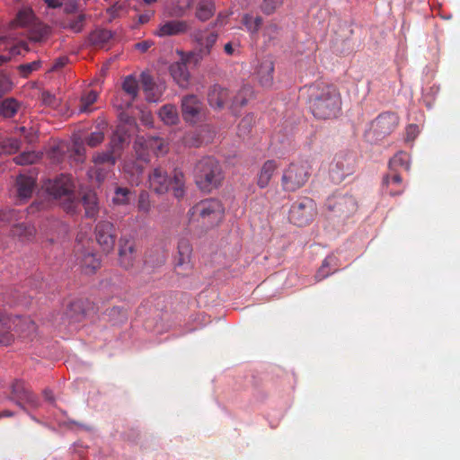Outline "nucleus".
Returning a JSON list of instances; mask_svg holds the SVG:
<instances>
[{
	"label": "nucleus",
	"mask_w": 460,
	"mask_h": 460,
	"mask_svg": "<svg viewBox=\"0 0 460 460\" xmlns=\"http://www.w3.org/2000/svg\"><path fill=\"white\" fill-rule=\"evenodd\" d=\"M309 108L314 118L335 119L341 112V95L333 84H315L309 89Z\"/></svg>",
	"instance_id": "nucleus-1"
},
{
	"label": "nucleus",
	"mask_w": 460,
	"mask_h": 460,
	"mask_svg": "<svg viewBox=\"0 0 460 460\" xmlns=\"http://www.w3.org/2000/svg\"><path fill=\"white\" fill-rule=\"evenodd\" d=\"M148 182L149 188L157 194H164L171 189L173 195L180 199L185 192V175L178 169L173 171L170 178L166 170L162 165H158L149 172Z\"/></svg>",
	"instance_id": "nucleus-2"
},
{
	"label": "nucleus",
	"mask_w": 460,
	"mask_h": 460,
	"mask_svg": "<svg viewBox=\"0 0 460 460\" xmlns=\"http://www.w3.org/2000/svg\"><path fill=\"white\" fill-rule=\"evenodd\" d=\"M194 178L201 190L211 191L219 187L225 179L223 167L214 156H204L195 165Z\"/></svg>",
	"instance_id": "nucleus-3"
},
{
	"label": "nucleus",
	"mask_w": 460,
	"mask_h": 460,
	"mask_svg": "<svg viewBox=\"0 0 460 460\" xmlns=\"http://www.w3.org/2000/svg\"><path fill=\"white\" fill-rule=\"evenodd\" d=\"M190 222H196L202 228L208 229L219 225L225 214L222 202L217 199H205L189 210Z\"/></svg>",
	"instance_id": "nucleus-4"
},
{
	"label": "nucleus",
	"mask_w": 460,
	"mask_h": 460,
	"mask_svg": "<svg viewBox=\"0 0 460 460\" xmlns=\"http://www.w3.org/2000/svg\"><path fill=\"white\" fill-rule=\"evenodd\" d=\"M45 188L54 199H63V208L66 213H76L79 201L75 199L72 176L61 174L53 180H48Z\"/></svg>",
	"instance_id": "nucleus-5"
},
{
	"label": "nucleus",
	"mask_w": 460,
	"mask_h": 460,
	"mask_svg": "<svg viewBox=\"0 0 460 460\" xmlns=\"http://www.w3.org/2000/svg\"><path fill=\"white\" fill-rule=\"evenodd\" d=\"M310 176L311 168L306 161L291 163L282 172V189L285 191H296L307 183Z\"/></svg>",
	"instance_id": "nucleus-6"
},
{
	"label": "nucleus",
	"mask_w": 460,
	"mask_h": 460,
	"mask_svg": "<svg viewBox=\"0 0 460 460\" xmlns=\"http://www.w3.org/2000/svg\"><path fill=\"white\" fill-rule=\"evenodd\" d=\"M17 27L28 28V37L34 42H40L49 32V27L36 21L35 14L31 8L19 10L14 20L11 22V28Z\"/></svg>",
	"instance_id": "nucleus-7"
},
{
	"label": "nucleus",
	"mask_w": 460,
	"mask_h": 460,
	"mask_svg": "<svg viewBox=\"0 0 460 460\" xmlns=\"http://www.w3.org/2000/svg\"><path fill=\"white\" fill-rule=\"evenodd\" d=\"M316 213V205L313 199L300 198L292 203L289 210V219L294 225L304 226L313 221Z\"/></svg>",
	"instance_id": "nucleus-8"
},
{
	"label": "nucleus",
	"mask_w": 460,
	"mask_h": 460,
	"mask_svg": "<svg viewBox=\"0 0 460 460\" xmlns=\"http://www.w3.org/2000/svg\"><path fill=\"white\" fill-rule=\"evenodd\" d=\"M120 119L123 123L117 127L110 142L111 150L115 155V161L120 156L125 146L129 144L131 129L136 127V119L125 113L120 114Z\"/></svg>",
	"instance_id": "nucleus-9"
},
{
	"label": "nucleus",
	"mask_w": 460,
	"mask_h": 460,
	"mask_svg": "<svg viewBox=\"0 0 460 460\" xmlns=\"http://www.w3.org/2000/svg\"><path fill=\"white\" fill-rule=\"evenodd\" d=\"M356 169V157L351 153L338 154L329 168L330 179L341 183L346 177L352 175Z\"/></svg>",
	"instance_id": "nucleus-10"
},
{
	"label": "nucleus",
	"mask_w": 460,
	"mask_h": 460,
	"mask_svg": "<svg viewBox=\"0 0 460 460\" xmlns=\"http://www.w3.org/2000/svg\"><path fill=\"white\" fill-rule=\"evenodd\" d=\"M76 240L77 243L74 247V254L79 266L86 272L95 271L100 267L101 261L96 253L90 248L91 241L81 235H77Z\"/></svg>",
	"instance_id": "nucleus-11"
},
{
	"label": "nucleus",
	"mask_w": 460,
	"mask_h": 460,
	"mask_svg": "<svg viewBox=\"0 0 460 460\" xmlns=\"http://www.w3.org/2000/svg\"><path fill=\"white\" fill-rule=\"evenodd\" d=\"M357 208L356 199L352 195L333 194L326 200V209L335 217H349L355 213Z\"/></svg>",
	"instance_id": "nucleus-12"
},
{
	"label": "nucleus",
	"mask_w": 460,
	"mask_h": 460,
	"mask_svg": "<svg viewBox=\"0 0 460 460\" xmlns=\"http://www.w3.org/2000/svg\"><path fill=\"white\" fill-rule=\"evenodd\" d=\"M134 149L140 160H148V152L151 150L156 155L167 152V145L164 138L158 137H137Z\"/></svg>",
	"instance_id": "nucleus-13"
},
{
	"label": "nucleus",
	"mask_w": 460,
	"mask_h": 460,
	"mask_svg": "<svg viewBox=\"0 0 460 460\" xmlns=\"http://www.w3.org/2000/svg\"><path fill=\"white\" fill-rule=\"evenodd\" d=\"M122 91L119 94L116 95L112 102L119 111L132 106L139 93V84L136 77L132 75L126 76L122 84Z\"/></svg>",
	"instance_id": "nucleus-14"
},
{
	"label": "nucleus",
	"mask_w": 460,
	"mask_h": 460,
	"mask_svg": "<svg viewBox=\"0 0 460 460\" xmlns=\"http://www.w3.org/2000/svg\"><path fill=\"white\" fill-rule=\"evenodd\" d=\"M95 238L97 243L103 252H112L116 243V227L112 222L103 220L97 223L94 228Z\"/></svg>",
	"instance_id": "nucleus-15"
},
{
	"label": "nucleus",
	"mask_w": 460,
	"mask_h": 460,
	"mask_svg": "<svg viewBox=\"0 0 460 460\" xmlns=\"http://www.w3.org/2000/svg\"><path fill=\"white\" fill-rule=\"evenodd\" d=\"M136 261V243L132 237L121 236L119 241V262L121 267L130 269Z\"/></svg>",
	"instance_id": "nucleus-16"
},
{
	"label": "nucleus",
	"mask_w": 460,
	"mask_h": 460,
	"mask_svg": "<svg viewBox=\"0 0 460 460\" xmlns=\"http://www.w3.org/2000/svg\"><path fill=\"white\" fill-rule=\"evenodd\" d=\"M202 102L196 95H187L181 100L182 117L187 122H197L201 114Z\"/></svg>",
	"instance_id": "nucleus-17"
},
{
	"label": "nucleus",
	"mask_w": 460,
	"mask_h": 460,
	"mask_svg": "<svg viewBox=\"0 0 460 460\" xmlns=\"http://www.w3.org/2000/svg\"><path fill=\"white\" fill-rule=\"evenodd\" d=\"M13 399L19 405L28 403L30 405H37L38 400L30 388L23 381L17 380L12 385Z\"/></svg>",
	"instance_id": "nucleus-18"
},
{
	"label": "nucleus",
	"mask_w": 460,
	"mask_h": 460,
	"mask_svg": "<svg viewBox=\"0 0 460 460\" xmlns=\"http://www.w3.org/2000/svg\"><path fill=\"white\" fill-rule=\"evenodd\" d=\"M193 39L198 43L199 51L201 56L209 55L214 44L216 43L218 34L217 31H211L209 29L205 31H196L192 34Z\"/></svg>",
	"instance_id": "nucleus-19"
},
{
	"label": "nucleus",
	"mask_w": 460,
	"mask_h": 460,
	"mask_svg": "<svg viewBox=\"0 0 460 460\" xmlns=\"http://www.w3.org/2000/svg\"><path fill=\"white\" fill-rule=\"evenodd\" d=\"M398 126V118L394 113H383L372 123L375 131L379 135L391 134Z\"/></svg>",
	"instance_id": "nucleus-20"
},
{
	"label": "nucleus",
	"mask_w": 460,
	"mask_h": 460,
	"mask_svg": "<svg viewBox=\"0 0 460 460\" xmlns=\"http://www.w3.org/2000/svg\"><path fill=\"white\" fill-rule=\"evenodd\" d=\"M189 30V24L184 20H171L159 25L155 34L160 37L174 36L185 33Z\"/></svg>",
	"instance_id": "nucleus-21"
},
{
	"label": "nucleus",
	"mask_w": 460,
	"mask_h": 460,
	"mask_svg": "<svg viewBox=\"0 0 460 460\" xmlns=\"http://www.w3.org/2000/svg\"><path fill=\"white\" fill-rule=\"evenodd\" d=\"M383 189L392 196L402 194L405 188L402 186L400 172L389 169L387 174L383 178Z\"/></svg>",
	"instance_id": "nucleus-22"
},
{
	"label": "nucleus",
	"mask_w": 460,
	"mask_h": 460,
	"mask_svg": "<svg viewBox=\"0 0 460 460\" xmlns=\"http://www.w3.org/2000/svg\"><path fill=\"white\" fill-rule=\"evenodd\" d=\"M208 100L209 104L216 108H223L224 105L231 102L228 89L219 84H215L210 88Z\"/></svg>",
	"instance_id": "nucleus-23"
},
{
	"label": "nucleus",
	"mask_w": 460,
	"mask_h": 460,
	"mask_svg": "<svg viewBox=\"0 0 460 460\" xmlns=\"http://www.w3.org/2000/svg\"><path fill=\"white\" fill-rule=\"evenodd\" d=\"M16 187L20 199H29L34 190L35 180L32 176L21 174L16 179Z\"/></svg>",
	"instance_id": "nucleus-24"
},
{
	"label": "nucleus",
	"mask_w": 460,
	"mask_h": 460,
	"mask_svg": "<svg viewBox=\"0 0 460 460\" xmlns=\"http://www.w3.org/2000/svg\"><path fill=\"white\" fill-rule=\"evenodd\" d=\"M279 164L275 160L265 161L259 173L257 184L260 188H266L270 184V181L278 168Z\"/></svg>",
	"instance_id": "nucleus-25"
},
{
	"label": "nucleus",
	"mask_w": 460,
	"mask_h": 460,
	"mask_svg": "<svg viewBox=\"0 0 460 460\" xmlns=\"http://www.w3.org/2000/svg\"><path fill=\"white\" fill-rule=\"evenodd\" d=\"M191 252L192 248L188 240L183 239L178 242V256L176 258V268H190Z\"/></svg>",
	"instance_id": "nucleus-26"
},
{
	"label": "nucleus",
	"mask_w": 460,
	"mask_h": 460,
	"mask_svg": "<svg viewBox=\"0 0 460 460\" xmlns=\"http://www.w3.org/2000/svg\"><path fill=\"white\" fill-rule=\"evenodd\" d=\"M170 74L173 80L181 86H186L190 74L184 62H174L170 66Z\"/></svg>",
	"instance_id": "nucleus-27"
},
{
	"label": "nucleus",
	"mask_w": 460,
	"mask_h": 460,
	"mask_svg": "<svg viewBox=\"0 0 460 460\" xmlns=\"http://www.w3.org/2000/svg\"><path fill=\"white\" fill-rule=\"evenodd\" d=\"M111 31L104 28H97L94 29L91 34H89L88 40L92 46L96 48H104L106 47L107 43H109L110 40H111Z\"/></svg>",
	"instance_id": "nucleus-28"
},
{
	"label": "nucleus",
	"mask_w": 460,
	"mask_h": 460,
	"mask_svg": "<svg viewBox=\"0 0 460 460\" xmlns=\"http://www.w3.org/2000/svg\"><path fill=\"white\" fill-rule=\"evenodd\" d=\"M216 4L214 0H199L196 4V17L198 20L205 22L214 16Z\"/></svg>",
	"instance_id": "nucleus-29"
},
{
	"label": "nucleus",
	"mask_w": 460,
	"mask_h": 460,
	"mask_svg": "<svg viewBox=\"0 0 460 460\" xmlns=\"http://www.w3.org/2000/svg\"><path fill=\"white\" fill-rule=\"evenodd\" d=\"M338 259L335 255H328L323 261V263L315 274V279L318 281L327 278V276L333 274L337 270Z\"/></svg>",
	"instance_id": "nucleus-30"
},
{
	"label": "nucleus",
	"mask_w": 460,
	"mask_h": 460,
	"mask_svg": "<svg viewBox=\"0 0 460 460\" xmlns=\"http://www.w3.org/2000/svg\"><path fill=\"white\" fill-rule=\"evenodd\" d=\"M401 168L406 172L411 169V155L407 152L396 153L388 162V169L400 172Z\"/></svg>",
	"instance_id": "nucleus-31"
},
{
	"label": "nucleus",
	"mask_w": 460,
	"mask_h": 460,
	"mask_svg": "<svg viewBox=\"0 0 460 460\" xmlns=\"http://www.w3.org/2000/svg\"><path fill=\"white\" fill-rule=\"evenodd\" d=\"M21 107V103L14 97H7L0 102V115L4 119L13 118Z\"/></svg>",
	"instance_id": "nucleus-32"
},
{
	"label": "nucleus",
	"mask_w": 460,
	"mask_h": 460,
	"mask_svg": "<svg viewBox=\"0 0 460 460\" xmlns=\"http://www.w3.org/2000/svg\"><path fill=\"white\" fill-rule=\"evenodd\" d=\"M11 328L10 319L0 309V344L3 346H8L13 340Z\"/></svg>",
	"instance_id": "nucleus-33"
},
{
	"label": "nucleus",
	"mask_w": 460,
	"mask_h": 460,
	"mask_svg": "<svg viewBox=\"0 0 460 460\" xmlns=\"http://www.w3.org/2000/svg\"><path fill=\"white\" fill-rule=\"evenodd\" d=\"M274 63L272 61H264L258 68L260 83L262 86H270L273 82Z\"/></svg>",
	"instance_id": "nucleus-34"
},
{
	"label": "nucleus",
	"mask_w": 460,
	"mask_h": 460,
	"mask_svg": "<svg viewBox=\"0 0 460 460\" xmlns=\"http://www.w3.org/2000/svg\"><path fill=\"white\" fill-rule=\"evenodd\" d=\"M82 202L87 217H95L98 213V198L93 191H88L82 197Z\"/></svg>",
	"instance_id": "nucleus-35"
},
{
	"label": "nucleus",
	"mask_w": 460,
	"mask_h": 460,
	"mask_svg": "<svg viewBox=\"0 0 460 460\" xmlns=\"http://www.w3.org/2000/svg\"><path fill=\"white\" fill-rule=\"evenodd\" d=\"M158 114L166 124H176L179 120L177 107L172 104H164L160 108Z\"/></svg>",
	"instance_id": "nucleus-36"
},
{
	"label": "nucleus",
	"mask_w": 460,
	"mask_h": 460,
	"mask_svg": "<svg viewBox=\"0 0 460 460\" xmlns=\"http://www.w3.org/2000/svg\"><path fill=\"white\" fill-rule=\"evenodd\" d=\"M242 24L252 35L258 33L263 24V19L261 16H252V14H243Z\"/></svg>",
	"instance_id": "nucleus-37"
},
{
	"label": "nucleus",
	"mask_w": 460,
	"mask_h": 460,
	"mask_svg": "<svg viewBox=\"0 0 460 460\" xmlns=\"http://www.w3.org/2000/svg\"><path fill=\"white\" fill-rule=\"evenodd\" d=\"M166 259V252L162 248H155L146 252L145 262L152 267H158V265L164 264Z\"/></svg>",
	"instance_id": "nucleus-38"
},
{
	"label": "nucleus",
	"mask_w": 460,
	"mask_h": 460,
	"mask_svg": "<svg viewBox=\"0 0 460 460\" xmlns=\"http://www.w3.org/2000/svg\"><path fill=\"white\" fill-rule=\"evenodd\" d=\"M250 96H252V88L247 87V85L243 87L230 101V108L235 111L237 108L243 107V105L247 103Z\"/></svg>",
	"instance_id": "nucleus-39"
},
{
	"label": "nucleus",
	"mask_w": 460,
	"mask_h": 460,
	"mask_svg": "<svg viewBox=\"0 0 460 460\" xmlns=\"http://www.w3.org/2000/svg\"><path fill=\"white\" fill-rule=\"evenodd\" d=\"M140 79L146 100L149 102H157V96L152 93L153 89L155 88L153 77L147 73H142Z\"/></svg>",
	"instance_id": "nucleus-40"
},
{
	"label": "nucleus",
	"mask_w": 460,
	"mask_h": 460,
	"mask_svg": "<svg viewBox=\"0 0 460 460\" xmlns=\"http://www.w3.org/2000/svg\"><path fill=\"white\" fill-rule=\"evenodd\" d=\"M85 18L86 16L84 13H80V14L75 16H68L64 21L63 25L65 28L70 29L74 32H80L81 30L84 29Z\"/></svg>",
	"instance_id": "nucleus-41"
},
{
	"label": "nucleus",
	"mask_w": 460,
	"mask_h": 460,
	"mask_svg": "<svg viewBox=\"0 0 460 460\" xmlns=\"http://www.w3.org/2000/svg\"><path fill=\"white\" fill-rule=\"evenodd\" d=\"M93 163L94 164H103L107 166H114L116 164V155L112 154L109 146V150L106 152L96 153L93 156Z\"/></svg>",
	"instance_id": "nucleus-42"
},
{
	"label": "nucleus",
	"mask_w": 460,
	"mask_h": 460,
	"mask_svg": "<svg viewBox=\"0 0 460 460\" xmlns=\"http://www.w3.org/2000/svg\"><path fill=\"white\" fill-rule=\"evenodd\" d=\"M21 141L16 137H7L0 141V154H13L19 150Z\"/></svg>",
	"instance_id": "nucleus-43"
},
{
	"label": "nucleus",
	"mask_w": 460,
	"mask_h": 460,
	"mask_svg": "<svg viewBox=\"0 0 460 460\" xmlns=\"http://www.w3.org/2000/svg\"><path fill=\"white\" fill-rule=\"evenodd\" d=\"M112 167H107L104 164H95L89 169L88 174L90 177H94L97 182L101 183L106 179Z\"/></svg>",
	"instance_id": "nucleus-44"
},
{
	"label": "nucleus",
	"mask_w": 460,
	"mask_h": 460,
	"mask_svg": "<svg viewBox=\"0 0 460 460\" xmlns=\"http://www.w3.org/2000/svg\"><path fill=\"white\" fill-rule=\"evenodd\" d=\"M98 94L95 91H90L83 94L80 98L79 111L89 112L91 111L92 104L97 101Z\"/></svg>",
	"instance_id": "nucleus-45"
},
{
	"label": "nucleus",
	"mask_w": 460,
	"mask_h": 460,
	"mask_svg": "<svg viewBox=\"0 0 460 460\" xmlns=\"http://www.w3.org/2000/svg\"><path fill=\"white\" fill-rule=\"evenodd\" d=\"M131 191L126 187H117L112 202L115 204H128L130 202Z\"/></svg>",
	"instance_id": "nucleus-46"
},
{
	"label": "nucleus",
	"mask_w": 460,
	"mask_h": 460,
	"mask_svg": "<svg viewBox=\"0 0 460 460\" xmlns=\"http://www.w3.org/2000/svg\"><path fill=\"white\" fill-rule=\"evenodd\" d=\"M152 203L150 201V194L143 190L138 194L137 208L140 213L148 214L151 211Z\"/></svg>",
	"instance_id": "nucleus-47"
},
{
	"label": "nucleus",
	"mask_w": 460,
	"mask_h": 460,
	"mask_svg": "<svg viewBox=\"0 0 460 460\" xmlns=\"http://www.w3.org/2000/svg\"><path fill=\"white\" fill-rule=\"evenodd\" d=\"M284 0H262L261 9L265 15H272L281 5Z\"/></svg>",
	"instance_id": "nucleus-48"
},
{
	"label": "nucleus",
	"mask_w": 460,
	"mask_h": 460,
	"mask_svg": "<svg viewBox=\"0 0 460 460\" xmlns=\"http://www.w3.org/2000/svg\"><path fill=\"white\" fill-rule=\"evenodd\" d=\"M40 156L35 152H23L19 154V155L14 157V162L17 164H35L37 160H39Z\"/></svg>",
	"instance_id": "nucleus-49"
},
{
	"label": "nucleus",
	"mask_w": 460,
	"mask_h": 460,
	"mask_svg": "<svg viewBox=\"0 0 460 460\" xmlns=\"http://www.w3.org/2000/svg\"><path fill=\"white\" fill-rule=\"evenodd\" d=\"M22 50H28L25 42H19L17 45L11 47L8 55H0V66L3 63L8 62L11 56L22 54Z\"/></svg>",
	"instance_id": "nucleus-50"
},
{
	"label": "nucleus",
	"mask_w": 460,
	"mask_h": 460,
	"mask_svg": "<svg viewBox=\"0 0 460 460\" xmlns=\"http://www.w3.org/2000/svg\"><path fill=\"white\" fill-rule=\"evenodd\" d=\"M40 67V61H32L24 63L23 65L19 66V71L22 76L27 77L30 75V74L32 73V71L38 70Z\"/></svg>",
	"instance_id": "nucleus-51"
},
{
	"label": "nucleus",
	"mask_w": 460,
	"mask_h": 460,
	"mask_svg": "<svg viewBox=\"0 0 460 460\" xmlns=\"http://www.w3.org/2000/svg\"><path fill=\"white\" fill-rule=\"evenodd\" d=\"M104 141V133L101 130L93 131L88 137H86V143L89 146H97L98 145H101L102 142Z\"/></svg>",
	"instance_id": "nucleus-52"
},
{
	"label": "nucleus",
	"mask_w": 460,
	"mask_h": 460,
	"mask_svg": "<svg viewBox=\"0 0 460 460\" xmlns=\"http://www.w3.org/2000/svg\"><path fill=\"white\" fill-rule=\"evenodd\" d=\"M41 99L43 103L49 107L57 108L60 104V100L50 92H42Z\"/></svg>",
	"instance_id": "nucleus-53"
},
{
	"label": "nucleus",
	"mask_w": 460,
	"mask_h": 460,
	"mask_svg": "<svg viewBox=\"0 0 460 460\" xmlns=\"http://www.w3.org/2000/svg\"><path fill=\"white\" fill-rule=\"evenodd\" d=\"M11 88L12 83L9 77L5 74H0V97L10 92Z\"/></svg>",
	"instance_id": "nucleus-54"
},
{
	"label": "nucleus",
	"mask_w": 460,
	"mask_h": 460,
	"mask_svg": "<svg viewBox=\"0 0 460 460\" xmlns=\"http://www.w3.org/2000/svg\"><path fill=\"white\" fill-rule=\"evenodd\" d=\"M122 12H125V4H119V2H116L115 4L107 9V13L110 14L111 18L120 16Z\"/></svg>",
	"instance_id": "nucleus-55"
},
{
	"label": "nucleus",
	"mask_w": 460,
	"mask_h": 460,
	"mask_svg": "<svg viewBox=\"0 0 460 460\" xmlns=\"http://www.w3.org/2000/svg\"><path fill=\"white\" fill-rule=\"evenodd\" d=\"M280 28L276 23H269L264 29V35L269 38V40L275 39L279 32Z\"/></svg>",
	"instance_id": "nucleus-56"
},
{
	"label": "nucleus",
	"mask_w": 460,
	"mask_h": 460,
	"mask_svg": "<svg viewBox=\"0 0 460 460\" xmlns=\"http://www.w3.org/2000/svg\"><path fill=\"white\" fill-rule=\"evenodd\" d=\"M252 122V115L244 117L239 125V134H247L250 131Z\"/></svg>",
	"instance_id": "nucleus-57"
},
{
	"label": "nucleus",
	"mask_w": 460,
	"mask_h": 460,
	"mask_svg": "<svg viewBox=\"0 0 460 460\" xmlns=\"http://www.w3.org/2000/svg\"><path fill=\"white\" fill-rule=\"evenodd\" d=\"M229 16V13H219L214 22V23L210 24V27H217V25H224L226 23V20Z\"/></svg>",
	"instance_id": "nucleus-58"
},
{
	"label": "nucleus",
	"mask_w": 460,
	"mask_h": 460,
	"mask_svg": "<svg viewBox=\"0 0 460 460\" xmlns=\"http://www.w3.org/2000/svg\"><path fill=\"white\" fill-rule=\"evenodd\" d=\"M152 41H141L135 43V49L139 50L140 52H146L153 46Z\"/></svg>",
	"instance_id": "nucleus-59"
},
{
	"label": "nucleus",
	"mask_w": 460,
	"mask_h": 460,
	"mask_svg": "<svg viewBox=\"0 0 460 460\" xmlns=\"http://www.w3.org/2000/svg\"><path fill=\"white\" fill-rule=\"evenodd\" d=\"M418 132V127L417 125H410L407 127L406 133H407V140L411 141V139H414L416 137V134Z\"/></svg>",
	"instance_id": "nucleus-60"
},
{
	"label": "nucleus",
	"mask_w": 460,
	"mask_h": 460,
	"mask_svg": "<svg viewBox=\"0 0 460 460\" xmlns=\"http://www.w3.org/2000/svg\"><path fill=\"white\" fill-rule=\"evenodd\" d=\"M153 15H154V12L144 13L143 14H140L138 16V22L141 24L147 23V22H149V20L152 19Z\"/></svg>",
	"instance_id": "nucleus-61"
},
{
	"label": "nucleus",
	"mask_w": 460,
	"mask_h": 460,
	"mask_svg": "<svg viewBox=\"0 0 460 460\" xmlns=\"http://www.w3.org/2000/svg\"><path fill=\"white\" fill-rule=\"evenodd\" d=\"M68 58H57L53 65V69H60V67H63L67 63Z\"/></svg>",
	"instance_id": "nucleus-62"
},
{
	"label": "nucleus",
	"mask_w": 460,
	"mask_h": 460,
	"mask_svg": "<svg viewBox=\"0 0 460 460\" xmlns=\"http://www.w3.org/2000/svg\"><path fill=\"white\" fill-rule=\"evenodd\" d=\"M45 3L50 7V8H58V6H60L63 3V0H44Z\"/></svg>",
	"instance_id": "nucleus-63"
},
{
	"label": "nucleus",
	"mask_w": 460,
	"mask_h": 460,
	"mask_svg": "<svg viewBox=\"0 0 460 460\" xmlns=\"http://www.w3.org/2000/svg\"><path fill=\"white\" fill-rule=\"evenodd\" d=\"M224 49H225L226 54H227V55H234V49L233 47L232 42L226 43L224 46Z\"/></svg>",
	"instance_id": "nucleus-64"
}]
</instances>
